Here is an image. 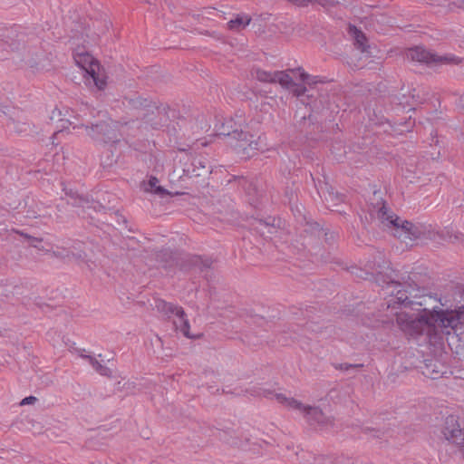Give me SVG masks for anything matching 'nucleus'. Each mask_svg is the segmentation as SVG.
<instances>
[{
  "label": "nucleus",
  "mask_w": 464,
  "mask_h": 464,
  "mask_svg": "<svg viewBox=\"0 0 464 464\" xmlns=\"http://www.w3.org/2000/svg\"><path fill=\"white\" fill-rule=\"evenodd\" d=\"M463 304L454 310H429L424 308L422 314H410L405 312L396 313V324L409 335L426 334L430 340L439 335V328L458 330L464 327V288L458 287Z\"/></svg>",
  "instance_id": "nucleus-1"
},
{
  "label": "nucleus",
  "mask_w": 464,
  "mask_h": 464,
  "mask_svg": "<svg viewBox=\"0 0 464 464\" xmlns=\"http://www.w3.org/2000/svg\"><path fill=\"white\" fill-rule=\"evenodd\" d=\"M288 72L293 73L299 72L300 80L304 82H307L308 84H311V81L313 83H316L317 81L314 80L315 77L310 76L308 73L304 72L301 67H298L288 71H276L275 82H278L283 88L290 91L299 99L302 104L309 106L311 111L317 108L316 97L314 90L307 89L305 86L295 82Z\"/></svg>",
  "instance_id": "nucleus-2"
},
{
  "label": "nucleus",
  "mask_w": 464,
  "mask_h": 464,
  "mask_svg": "<svg viewBox=\"0 0 464 464\" xmlns=\"http://www.w3.org/2000/svg\"><path fill=\"white\" fill-rule=\"evenodd\" d=\"M376 215L382 223L391 226L394 229L393 235L396 237L404 242H406L407 239H417L420 237L423 233L420 227L410 221L401 220L397 215L390 212L384 203H382V207L378 208Z\"/></svg>",
  "instance_id": "nucleus-3"
},
{
  "label": "nucleus",
  "mask_w": 464,
  "mask_h": 464,
  "mask_svg": "<svg viewBox=\"0 0 464 464\" xmlns=\"http://www.w3.org/2000/svg\"><path fill=\"white\" fill-rule=\"evenodd\" d=\"M122 103L130 110L137 111L138 118L151 126L157 125L154 122L155 114L166 115L168 110L167 106H159L157 102L140 95L125 97Z\"/></svg>",
  "instance_id": "nucleus-4"
},
{
  "label": "nucleus",
  "mask_w": 464,
  "mask_h": 464,
  "mask_svg": "<svg viewBox=\"0 0 464 464\" xmlns=\"http://www.w3.org/2000/svg\"><path fill=\"white\" fill-rule=\"evenodd\" d=\"M280 402H287V404L304 412V416L310 426H317L320 429H328L334 426V420L324 415L319 407L304 406L302 402L295 399H287L282 394L277 395Z\"/></svg>",
  "instance_id": "nucleus-5"
},
{
  "label": "nucleus",
  "mask_w": 464,
  "mask_h": 464,
  "mask_svg": "<svg viewBox=\"0 0 464 464\" xmlns=\"http://www.w3.org/2000/svg\"><path fill=\"white\" fill-rule=\"evenodd\" d=\"M5 45H8L12 52L16 53V56L13 57V59L21 63V66L34 70L39 69L40 54L25 46L24 34H18L17 38L12 39L10 44L0 42V48L5 49Z\"/></svg>",
  "instance_id": "nucleus-6"
},
{
  "label": "nucleus",
  "mask_w": 464,
  "mask_h": 464,
  "mask_svg": "<svg viewBox=\"0 0 464 464\" xmlns=\"http://www.w3.org/2000/svg\"><path fill=\"white\" fill-rule=\"evenodd\" d=\"M406 56L411 61L425 63L428 66H437L440 64H459L462 59L452 54L437 55L421 46L410 48Z\"/></svg>",
  "instance_id": "nucleus-7"
},
{
  "label": "nucleus",
  "mask_w": 464,
  "mask_h": 464,
  "mask_svg": "<svg viewBox=\"0 0 464 464\" xmlns=\"http://www.w3.org/2000/svg\"><path fill=\"white\" fill-rule=\"evenodd\" d=\"M73 59L77 65L92 77L99 90H102L105 87L106 82L100 74L101 65L99 62L84 47H77L75 49Z\"/></svg>",
  "instance_id": "nucleus-8"
},
{
  "label": "nucleus",
  "mask_w": 464,
  "mask_h": 464,
  "mask_svg": "<svg viewBox=\"0 0 464 464\" xmlns=\"http://www.w3.org/2000/svg\"><path fill=\"white\" fill-rule=\"evenodd\" d=\"M228 139L227 142L238 152L250 157V151L257 150V142L253 140V135L243 131L242 130H234L233 131L221 132Z\"/></svg>",
  "instance_id": "nucleus-9"
},
{
  "label": "nucleus",
  "mask_w": 464,
  "mask_h": 464,
  "mask_svg": "<svg viewBox=\"0 0 464 464\" xmlns=\"http://www.w3.org/2000/svg\"><path fill=\"white\" fill-rule=\"evenodd\" d=\"M88 134L94 140L103 142H115L118 140L116 125L112 121H103L91 127L86 126Z\"/></svg>",
  "instance_id": "nucleus-10"
},
{
  "label": "nucleus",
  "mask_w": 464,
  "mask_h": 464,
  "mask_svg": "<svg viewBox=\"0 0 464 464\" xmlns=\"http://www.w3.org/2000/svg\"><path fill=\"white\" fill-rule=\"evenodd\" d=\"M442 433L447 440L458 445L464 444V431L458 423L455 416L450 415L446 418Z\"/></svg>",
  "instance_id": "nucleus-11"
},
{
  "label": "nucleus",
  "mask_w": 464,
  "mask_h": 464,
  "mask_svg": "<svg viewBox=\"0 0 464 464\" xmlns=\"http://www.w3.org/2000/svg\"><path fill=\"white\" fill-rule=\"evenodd\" d=\"M65 195L70 198L68 200V204H71L72 207L82 208V214L84 216L86 213L88 217L92 218V212L89 210H95V206H93L94 202L91 200L88 197L80 195L78 192L73 191L72 189L64 188Z\"/></svg>",
  "instance_id": "nucleus-12"
},
{
  "label": "nucleus",
  "mask_w": 464,
  "mask_h": 464,
  "mask_svg": "<svg viewBox=\"0 0 464 464\" xmlns=\"http://www.w3.org/2000/svg\"><path fill=\"white\" fill-rule=\"evenodd\" d=\"M419 289H414L411 286H410V289L406 290H399L397 292V295L392 298L388 303V307L393 306V304H403L405 307L410 306L411 304H418L420 306L423 305L422 302L414 301L413 298L418 297V294L415 292H419Z\"/></svg>",
  "instance_id": "nucleus-13"
},
{
  "label": "nucleus",
  "mask_w": 464,
  "mask_h": 464,
  "mask_svg": "<svg viewBox=\"0 0 464 464\" xmlns=\"http://www.w3.org/2000/svg\"><path fill=\"white\" fill-rule=\"evenodd\" d=\"M422 373L432 380L443 377L447 373L446 366L436 360H430L425 363Z\"/></svg>",
  "instance_id": "nucleus-14"
},
{
  "label": "nucleus",
  "mask_w": 464,
  "mask_h": 464,
  "mask_svg": "<svg viewBox=\"0 0 464 464\" xmlns=\"http://www.w3.org/2000/svg\"><path fill=\"white\" fill-rule=\"evenodd\" d=\"M304 232L317 236L318 237H324L326 243L331 244L334 241L336 234L334 232L326 231L320 227L317 222H307L305 225Z\"/></svg>",
  "instance_id": "nucleus-15"
},
{
  "label": "nucleus",
  "mask_w": 464,
  "mask_h": 464,
  "mask_svg": "<svg viewBox=\"0 0 464 464\" xmlns=\"http://www.w3.org/2000/svg\"><path fill=\"white\" fill-rule=\"evenodd\" d=\"M296 457L301 464H315L316 462H318V464H325V460L329 459L327 456H316L314 453L304 450L297 451Z\"/></svg>",
  "instance_id": "nucleus-16"
},
{
  "label": "nucleus",
  "mask_w": 464,
  "mask_h": 464,
  "mask_svg": "<svg viewBox=\"0 0 464 464\" xmlns=\"http://www.w3.org/2000/svg\"><path fill=\"white\" fill-rule=\"evenodd\" d=\"M349 33L353 37L354 45L357 49L362 53H370V46L367 44L366 36L362 31L358 30L356 26L350 24Z\"/></svg>",
  "instance_id": "nucleus-17"
},
{
  "label": "nucleus",
  "mask_w": 464,
  "mask_h": 464,
  "mask_svg": "<svg viewBox=\"0 0 464 464\" xmlns=\"http://www.w3.org/2000/svg\"><path fill=\"white\" fill-rule=\"evenodd\" d=\"M155 307L160 312L165 315L176 314L182 315L184 314V310L181 306L175 305L171 303H168L164 300H157L155 302Z\"/></svg>",
  "instance_id": "nucleus-18"
},
{
  "label": "nucleus",
  "mask_w": 464,
  "mask_h": 464,
  "mask_svg": "<svg viewBox=\"0 0 464 464\" xmlns=\"http://www.w3.org/2000/svg\"><path fill=\"white\" fill-rule=\"evenodd\" d=\"M187 262L189 267L198 268L201 273L207 272L212 266V260L210 258H203L199 256H191Z\"/></svg>",
  "instance_id": "nucleus-19"
},
{
  "label": "nucleus",
  "mask_w": 464,
  "mask_h": 464,
  "mask_svg": "<svg viewBox=\"0 0 464 464\" xmlns=\"http://www.w3.org/2000/svg\"><path fill=\"white\" fill-rule=\"evenodd\" d=\"M192 165V173L195 176H202L211 173V166L208 164V160L206 159H195Z\"/></svg>",
  "instance_id": "nucleus-20"
},
{
  "label": "nucleus",
  "mask_w": 464,
  "mask_h": 464,
  "mask_svg": "<svg viewBox=\"0 0 464 464\" xmlns=\"http://www.w3.org/2000/svg\"><path fill=\"white\" fill-rule=\"evenodd\" d=\"M177 317L179 318V322L178 321L173 322L175 328L177 330H179L184 334V336H186L188 338H197L198 336L191 335L189 333L190 326H189L188 320L186 317V313L184 312V314L177 315Z\"/></svg>",
  "instance_id": "nucleus-21"
},
{
  "label": "nucleus",
  "mask_w": 464,
  "mask_h": 464,
  "mask_svg": "<svg viewBox=\"0 0 464 464\" xmlns=\"http://www.w3.org/2000/svg\"><path fill=\"white\" fill-rule=\"evenodd\" d=\"M251 22L249 15H237L235 19L227 23L228 28L235 31H240L248 25Z\"/></svg>",
  "instance_id": "nucleus-22"
},
{
  "label": "nucleus",
  "mask_w": 464,
  "mask_h": 464,
  "mask_svg": "<svg viewBox=\"0 0 464 464\" xmlns=\"http://www.w3.org/2000/svg\"><path fill=\"white\" fill-rule=\"evenodd\" d=\"M80 356L82 358L87 359L90 362V364L94 368V370L103 376H110L111 372V370L102 365L100 362H98L94 357L87 354L81 353Z\"/></svg>",
  "instance_id": "nucleus-23"
},
{
  "label": "nucleus",
  "mask_w": 464,
  "mask_h": 464,
  "mask_svg": "<svg viewBox=\"0 0 464 464\" xmlns=\"http://www.w3.org/2000/svg\"><path fill=\"white\" fill-rule=\"evenodd\" d=\"M159 179L156 177H150L148 184L145 188V190L154 192L155 194L163 197L165 195H169V193L161 186L158 185Z\"/></svg>",
  "instance_id": "nucleus-24"
},
{
  "label": "nucleus",
  "mask_w": 464,
  "mask_h": 464,
  "mask_svg": "<svg viewBox=\"0 0 464 464\" xmlns=\"http://www.w3.org/2000/svg\"><path fill=\"white\" fill-rule=\"evenodd\" d=\"M253 75L259 82L274 83L276 77V72H271L262 69H256L255 72H253Z\"/></svg>",
  "instance_id": "nucleus-25"
},
{
  "label": "nucleus",
  "mask_w": 464,
  "mask_h": 464,
  "mask_svg": "<svg viewBox=\"0 0 464 464\" xmlns=\"http://www.w3.org/2000/svg\"><path fill=\"white\" fill-rule=\"evenodd\" d=\"M13 124V129L16 133L29 134L33 132L32 125L28 122L14 121Z\"/></svg>",
  "instance_id": "nucleus-26"
},
{
  "label": "nucleus",
  "mask_w": 464,
  "mask_h": 464,
  "mask_svg": "<svg viewBox=\"0 0 464 464\" xmlns=\"http://www.w3.org/2000/svg\"><path fill=\"white\" fill-rule=\"evenodd\" d=\"M334 367L336 370H340V371H343V372H348L350 370H355V369L362 368L363 364H362V363L352 364V363L344 362V363H334Z\"/></svg>",
  "instance_id": "nucleus-27"
},
{
  "label": "nucleus",
  "mask_w": 464,
  "mask_h": 464,
  "mask_svg": "<svg viewBox=\"0 0 464 464\" xmlns=\"http://www.w3.org/2000/svg\"><path fill=\"white\" fill-rule=\"evenodd\" d=\"M59 125L57 126V128H59V130L55 131L53 134V137L52 139H55L56 136L61 132L63 131V130L67 129L70 125L72 124V122L69 120V119H64V118H62V119H59Z\"/></svg>",
  "instance_id": "nucleus-28"
},
{
  "label": "nucleus",
  "mask_w": 464,
  "mask_h": 464,
  "mask_svg": "<svg viewBox=\"0 0 464 464\" xmlns=\"http://www.w3.org/2000/svg\"><path fill=\"white\" fill-rule=\"evenodd\" d=\"M172 257V255H171V252L165 249V250H161L160 252H159L157 254V260L160 261V262H162V263H168L169 259H170Z\"/></svg>",
  "instance_id": "nucleus-29"
},
{
  "label": "nucleus",
  "mask_w": 464,
  "mask_h": 464,
  "mask_svg": "<svg viewBox=\"0 0 464 464\" xmlns=\"http://www.w3.org/2000/svg\"><path fill=\"white\" fill-rule=\"evenodd\" d=\"M311 4H317L324 8L334 6L336 4H338V1L334 0H312Z\"/></svg>",
  "instance_id": "nucleus-30"
},
{
  "label": "nucleus",
  "mask_w": 464,
  "mask_h": 464,
  "mask_svg": "<svg viewBox=\"0 0 464 464\" xmlns=\"http://www.w3.org/2000/svg\"><path fill=\"white\" fill-rule=\"evenodd\" d=\"M233 121L232 120H229L227 121L226 123H223L220 130H219V132H218V135H222L224 136L221 132L222 131H225V132H228V131H233L234 130V128H233ZM235 130H237V128H235Z\"/></svg>",
  "instance_id": "nucleus-31"
},
{
  "label": "nucleus",
  "mask_w": 464,
  "mask_h": 464,
  "mask_svg": "<svg viewBox=\"0 0 464 464\" xmlns=\"http://www.w3.org/2000/svg\"><path fill=\"white\" fill-rule=\"evenodd\" d=\"M295 116L296 117L299 116V118H300V122L298 124V128H299L300 131L301 132H307L305 128H304L305 125H306V115H305V113H304V114L300 113L299 114V112L297 111Z\"/></svg>",
  "instance_id": "nucleus-32"
},
{
  "label": "nucleus",
  "mask_w": 464,
  "mask_h": 464,
  "mask_svg": "<svg viewBox=\"0 0 464 464\" xmlns=\"http://www.w3.org/2000/svg\"><path fill=\"white\" fill-rule=\"evenodd\" d=\"M14 232L19 234L20 236H22L23 237H24L28 241H37V242H42L43 241V238H41V237H33V236H31L29 234L24 233L22 231L15 230Z\"/></svg>",
  "instance_id": "nucleus-33"
},
{
  "label": "nucleus",
  "mask_w": 464,
  "mask_h": 464,
  "mask_svg": "<svg viewBox=\"0 0 464 464\" xmlns=\"http://www.w3.org/2000/svg\"><path fill=\"white\" fill-rule=\"evenodd\" d=\"M287 2L296 5V6H307L310 3H312V0H287Z\"/></svg>",
  "instance_id": "nucleus-34"
},
{
  "label": "nucleus",
  "mask_w": 464,
  "mask_h": 464,
  "mask_svg": "<svg viewBox=\"0 0 464 464\" xmlns=\"http://www.w3.org/2000/svg\"><path fill=\"white\" fill-rule=\"evenodd\" d=\"M37 401V398L34 396H28L22 400L20 405H27L34 404Z\"/></svg>",
  "instance_id": "nucleus-35"
},
{
  "label": "nucleus",
  "mask_w": 464,
  "mask_h": 464,
  "mask_svg": "<svg viewBox=\"0 0 464 464\" xmlns=\"http://www.w3.org/2000/svg\"><path fill=\"white\" fill-rule=\"evenodd\" d=\"M61 115H62L61 111L55 109L54 111H53L50 119H51V121L56 120L59 122V119H62Z\"/></svg>",
  "instance_id": "nucleus-36"
},
{
  "label": "nucleus",
  "mask_w": 464,
  "mask_h": 464,
  "mask_svg": "<svg viewBox=\"0 0 464 464\" xmlns=\"http://www.w3.org/2000/svg\"><path fill=\"white\" fill-rule=\"evenodd\" d=\"M458 106L464 110V94L459 96V100H458Z\"/></svg>",
  "instance_id": "nucleus-37"
},
{
  "label": "nucleus",
  "mask_w": 464,
  "mask_h": 464,
  "mask_svg": "<svg viewBox=\"0 0 464 464\" xmlns=\"http://www.w3.org/2000/svg\"><path fill=\"white\" fill-rule=\"evenodd\" d=\"M369 268L372 269V271H377L378 268H381L382 266L378 263V264H375L373 263L372 265L369 264L368 265Z\"/></svg>",
  "instance_id": "nucleus-38"
},
{
  "label": "nucleus",
  "mask_w": 464,
  "mask_h": 464,
  "mask_svg": "<svg viewBox=\"0 0 464 464\" xmlns=\"http://www.w3.org/2000/svg\"><path fill=\"white\" fill-rule=\"evenodd\" d=\"M65 256L68 257L69 259H77L81 257V256H76L75 254L69 252L65 255Z\"/></svg>",
  "instance_id": "nucleus-39"
},
{
  "label": "nucleus",
  "mask_w": 464,
  "mask_h": 464,
  "mask_svg": "<svg viewBox=\"0 0 464 464\" xmlns=\"http://www.w3.org/2000/svg\"><path fill=\"white\" fill-rule=\"evenodd\" d=\"M31 246H34V247H36V248H39L38 246H37V241H29Z\"/></svg>",
  "instance_id": "nucleus-40"
},
{
  "label": "nucleus",
  "mask_w": 464,
  "mask_h": 464,
  "mask_svg": "<svg viewBox=\"0 0 464 464\" xmlns=\"http://www.w3.org/2000/svg\"><path fill=\"white\" fill-rule=\"evenodd\" d=\"M459 8H464V1H460L459 4L457 5Z\"/></svg>",
  "instance_id": "nucleus-41"
},
{
  "label": "nucleus",
  "mask_w": 464,
  "mask_h": 464,
  "mask_svg": "<svg viewBox=\"0 0 464 464\" xmlns=\"http://www.w3.org/2000/svg\"><path fill=\"white\" fill-rule=\"evenodd\" d=\"M343 195L336 193L335 198L340 199L341 201H343Z\"/></svg>",
  "instance_id": "nucleus-42"
},
{
  "label": "nucleus",
  "mask_w": 464,
  "mask_h": 464,
  "mask_svg": "<svg viewBox=\"0 0 464 464\" xmlns=\"http://www.w3.org/2000/svg\"><path fill=\"white\" fill-rule=\"evenodd\" d=\"M53 254H54V256H57V257H61V256H62V254H61L60 252H58V251L53 252Z\"/></svg>",
  "instance_id": "nucleus-43"
}]
</instances>
